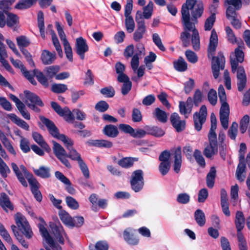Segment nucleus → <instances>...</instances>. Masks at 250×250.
<instances>
[{
	"mask_svg": "<svg viewBox=\"0 0 250 250\" xmlns=\"http://www.w3.org/2000/svg\"><path fill=\"white\" fill-rule=\"evenodd\" d=\"M41 120L46 126L52 136L61 140L64 143L66 148L69 151L68 153H67L66 159L69 158L73 161H77L78 163L83 160L81 154L73 147L74 142L71 139L64 134H60L59 129L51 120L43 117H41Z\"/></svg>",
	"mask_w": 250,
	"mask_h": 250,
	"instance_id": "f257e3e1",
	"label": "nucleus"
},
{
	"mask_svg": "<svg viewBox=\"0 0 250 250\" xmlns=\"http://www.w3.org/2000/svg\"><path fill=\"white\" fill-rule=\"evenodd\" d=\"M218 44V36L214 29L212 30L209 39V43L208 47V56L212 57L211 62V69L214 79H217L219 75L220 70L225 68V59L221 52L216 57L213 56L214 53Z\"/></svg>",
	"mask_w": 250,
	"mask_h": 250,
	"instance_id": "f03ea898",
	"label": "nucleus"
},
{
	"mask_svg": "<svg viewBox=\"0 0 250 250\" xmlns=\"http://www.w3.org/2000/svg\"><path fill=\"white\" fill-rule=\"evenodd\" d=\"M198 22L197 17H182V23L184 31H191V42L195 50L200 49V37L199 32L195 28V24Z\"/></svg>",
	"mask_w": 250,
	"mask_h": 250,
	"instance_id": "7ed1b4c3",
	"label": "nucleus"
},
{
	"mask_svg": "<svg viewBox=\"0 0 250 250\" xmlns=\"http://www.w3.org/2000/svg\"><path fill=\"white\" fill-rule=\"evenodd\" d=\"M218 96L221 106L220 109V120L222 127L227 129L229 126V106L227 102V96L225 89L222 85L219 86Z\"/></svg>",
	"mask_w": 250,
	"mask_h": 250,
	"instance_id": "20e7f679",
	"label": "nucleus"
},
{
	"mask_svg": "<svg viewBox=\"0 0 250 250\" xmlns=\"http://www.w3.org/2000/svg\"><path fill=\"white\" fill-rule=\"evenodd\" d=\"M204 10L202 1L197 2L196 0H186L182 5V16H202Z\"/></svg>",
	"mask_w": 250,
	"mask_h": 250,
	"instance_id": "39448f33",
	"label": "nucleus"
},
{
	"mask_svg": "<svg viewBox=\"0 0 250 250\" xmlns=\"http://www.w3.org/2000/svg\"><path fill=\"white\" fill-rule=\"evenodd\" d=\"M238 47L235 49L234 53L230 56L232 72L234 73L237 69L239 62L242 63L244 61V53L243 49L244 48V43L241 39L237 41Z\"/></svg>",
	"mask_w": 250,
	"mask_h": 250,
	"instance_id": "423d86ee",
	"label": "nucleus"
},
{
	"mask_svg": "<svg viewBox=\"0 0 250 250\" xmlns=\"http://www.w3.org/2000/svg\"><path fill=\"white\" fill-rule=\"evenodd\" d=\"M24 94L25 96L24 101L27 106L34 112L39 113L41 109L38 106L41 107L44 106V104L41 98L36 94L28 90H25Z\"/></svg>",
	"mask_w": 250,
	"mask_h": 250,
	"instance_id": "0eeeda50",
	"label": "nucleus"
},
{
	"mask_svg": "<svg viewBox=\"0 0 250 250\" xmlns=\"http://www.w3.org/2000/svg\"><path fill=\"white\" fill-rule=\"evenodd\" d=\"M15 222L19 229L28 239L32 237L33 232L25 217L22 214L17 213L15 216Z\"/></svg>",
	"mask_w": 250,
	"mask_h": 250,
	"instance_id": "6e6552de",
	"label": "nucleus"
},
{
	"mask_svg": "<svg viewBox=\"0 0 250 250\" xmlns=\"http://www.w3.org/2000/svg\"><path fill=\"white\" fill-rule=\"evenodd\" d=\"M144 173L141 169L136 170L132 173L130 185L132 189L136 192L140 191L144 185Z\"/></svg>",
	"mask_w": 250,
	"mask_h": 250,
	"instance_id": "1a4fd4ad",
	"label": "nucleus"
},
{
	"mask_svg": "<svg viewBox=\"0 0 250 250\" xmlns=\"http://www.w3.org/2000/svg\"><path fill=\"white\" fill-rule=\"evenodd\" d=\"M53 145V150L55 156L68 168H71V165L68 160L66 159L67 152L63 147L59 144L52 141Z\"/></svg>",
	"mask_w": 250,
	"mask_h": 250,
	"instance_id": "9d476101",
	"label": "nucleus"
},
{
	"mask_svg": "<svg viewBox=\"0 0 250 250\" xmlns=\"http://www.w3.org/2000/svg\"><path fill=\"white\" fill-rule=\"evenodd\" d=\"M51 105L55 112L60 116L62 117L64 120L68 123H73L75 117L73 111L71 112L69 109L65 107L62 108L56 102H52Z\"/></svg>",
	"mask_w": 250,
	"mask_h": 250,
	"instance_id": "9b49d317",
	"label": "nucleus"
},
{
	"mask_svg": "<svg viewBox=\"0 0 250 250\" xmlns=\"http://www.w3.org/2000/svg\"><path fill=\"white\" fill-rule=\"evenodd\" d=\"M150 17H136V21L137 28L133 34V39L136 42L140 41L146 32V28L145 25L144 18L148 19Z\"/></svg>",
	"mask_w": 250,
	"mask_h": 250,
	"instance_id": "f8f14e48",
	"label": "nucleus"
},
{
	"mask_svg": "<svg viewBox=\"0 0 250 250\" xmlns=\"http://www.w3.org/2000/svg\"><path fill=\"white\" fill-rule=\"evenodd\" d=\"M50 227L51 232L54 234L56 239L61 244L63 245L64 243V237H66V234L62 226L59 223H52L50 225Z\"/></svg>",
	"mask_w": 250,
	"mask_h": 250,
	"instance_id": "ddd939ff",
	"label": "nucleus"
},
{
	"mask_svg": "<svg viewBox=\"0 0 250 250\" xmlns=\"http://www.w3.org/2000/svg\"><path fill=\"white\" fill-rule=\"evenodd\" d=\"M209 144L205 148L203 154L208 158H210L218 152L217 139L208 138Z\"/></svg>",
	"mask_w": 250,
	"mask_h": 250,
	"instance_id": "4468645a",
	"label": "nucleus"
},
{
	"mask_svg": "<svg viewBox=\"0 0 250 250\" xmlns=\"http://www.w3.org/2000/svg\"><path fill=\"white\" fill-rule=\"evenodd\" d=\"M171 124L176 131L180 132L184 130L186 126V122L181 120L177 113H172L170 117Z\"/></svg>",
	"mask_w": 250,
	"mask_h": 250,
	"instance_id": "2eb2a0df",
	"label": "nucleus"
},
{
	"mask_svg": "<svg viewBox=\"0 0 250 250\" xmlns=\"http://www.w3.org/2000/svg\"><path fill=\"white\" fill-rule=\"evenodd\" d=\"M135 230L128 228L123 232V237L125 241L129 245H136L139 243V239L134 234Z\"/></svg>",
	"mask_w": 250,
	"mask_h": 250,
	"instance_id": "dca6fc26",
	"label": "nucleus"
},
{
	"mask_svg": "<svg viewBox=\"0 0 250 250\" xmlns=\"http://www.w3.org/2000/svg\"><path fill=\"white\" fill-rule=\"evenodd\" d=\"M88 46L86 40L82 37L76 39V52L80 56L82 60L84 58V54L88 51Z\"/></svg>",
	"mask_w": 250,
	"mask_h": 250,
	"instance_id": "f3484780",
	"label": "nucleus"
},
{
	"mask_svg": "<svg viewBox=\"0 0 250 250\" xmlns=\"http://www.w3.org/2000/svg\"><path fill=\"white\" fill-rule=\"evenodd\" d=\"M237 87L239 91H242L246 85L247 77L243 67L238 68L237 72Z\"/></svg>",
	"mask_w": 250,
	"mask_h": 250,
	"instance_id": "a211bd4d",
	"label": "nucleus"
},
{
	"mask_svg": "<svg viewBox=\"0 0 250 250\" xmlns=\"http://www.w3.org/2000/svg\"><path fill=\"white\" fill-rule=\"evenodd\" d=\"M179 107L180 113L184 115L186 118H187L192 111V99L191 97H188L186 102H180Z\"/></svg>",
	"mask_w": 250,
	"mask_h": 250,
	"instance_id": "6ab92c4d",
	"label": "nucleus"
},
{
	"mask_svg": "<svg viewBox=\"0 0 250 250\" xmlns=\"http://www.w3.org/2000/svg\"><path fill=\"white\" fill-rule=\"evenodd\" d=\"M172 155L174 158L173 170L176 173H178L180 171L182 163L181 147L176 148Z\"/></svg>",
	"mask_w": 250,
	"mask_h": 250,
	"instance_id": "aec40b11",
	"label": "nucleus"
},
{
	"mask_svg": "<svg viewBox=\"0 0 250 250\" xmlns=\"http://www.w3.org/2000/svg\"><path fill=\"white\" fill-rule=\"evenodd\" d=\"M55 175L58 179L61 181L64 184L67 186L66 187V189L69 193L72 195L75 193L76 190L74 188L71 186V183L70 181L64 174L62 172L57 171L55 172Z\"/></svg>",
	"mask_w": 250,
	"mask_h": 250,
	"instance_id": "412c9836",
	"label": "nucleus"
},
{
	"mask_svg": "<svg viewBox=\"0 0 250 250\" xmlns=\"http://www.w3.org/2000/svg\"><path fill=\"white\" fill-rule=\"evenodd\" d=\"M117 80L120 83H123V85L121 88V93L124 96L127 95L131 89L132 82L130 81L128 76H123L117 78Z\"/></svg>",
	"mask_w": 250,
	"mask_h": 250,
	"instance_id": "4be33fe9",
	"label": "nucleus"
},
{
	"mask_svg": "<svg viewBox=\"0 0 250 250\" xmlns=\"http://www.w3.org/2000/svg\"><path fill=\"white\" fill-rule=\"evenodd\" d=\"M0 205L2 208L8 211V210H13L14 206L9 200L8 195L5 193H1L0 195Z\"/></svg>",
	"mask_w": 250,
	"mask_h": 250,
	"instance_id": "5701e85b",
	"label": "nucleus"
},
{
	"mask_svg": "<svg viewBox=\"0 0 250 250\" xmlns=\"http://www.w3.org/2000/svg\"><path fill=\"white\" fill-rule=\"evenodd\" d=\"M246 166L244 160H239V163L237 166L236 171V177L240 182H243L246 178L244 173H246Z\"/></svg>",
	"mask_w": 250,
	"mask_h": 250,
	"instance_id": "b1692460",
	"label": "nucleus"
},
{
	"mask_svg": "<svg viewBox=\"0 0 250 250\" xmlns=\"http://www.w3.org/2000/svg\"><path fill=\"white\" fill-rule=\"evenodd\" d=\"M32 137L34 141L46 152H49L51 151L50 147L40 133L37 132H33L32 133Z\"/></svg>",
	"mask_w": 250,
	"mask_h": 250,
	"instance_id": "393cba45",
	"label": "nucleus"
},
{
	"mask_svg": "<svg viewBox=\"0 0 250 250\" xmlns=\"http://www.w3.org/2000/svg\"><path fill=\"white\" fill-rule=\"evenodd\" d=\"M89 146H94L99 147L110 148L112 146V143L105 140H89L87 142Z\"/></svg>",
	"mask_w": 250,
	"mask_h": 250,
	"instance_id": "a878e982",
	"label": "nucleus"
},
{
	"mask_svg": "<svg viewBox=\"0 0 250 250\" xmlns=\"http://www.w3.org/2000/svg\"><path fill=\"white\" fill-rule=\"evenodd\" d=\"M41 59L43 64H51L56 59L55 53H51L46 50H43L42 53Z\"/></svg>",
	"mask_w": 250,
	"mask_h": 250,
	"instance_id": "bb28decb",
	"label": "nucleus"
},
{
	"mask_svg": "<svg viewBox=\"0 0 250 250\" xmlns=\"http://www.w3.org/2000/svg\"><path fill=\"white\" fill-rule=\"evenodd\" d=\"M152 114L155 119L162 123H166L167 121L168 114L159 107L155 109Z\"/></svg>",
	"mask_w": 250,
	"mask_h": 250,
	"instance_id": "cd10ccee",
	"label": "nucleus"
},
{
	"mask_svg": "<svg viewBox=\"0 0 250 250\" xmlns=\"http://www.w3.org/2000/svg\"><path fill=\"white\" fill-rule=\"evenodd\" d=\"M103 132L105 135L112 138L116 137L119 133L117 127L112 125H105Z\"/></svg>",
	"mask_w": 250,
	"mask_h": 250,
	"instance_id": "c85d7f7f",
	"label": "nucleus"
},
{
	"mask_svg": "<svg viewBox=\"0 0 250 250\" xmlns=\"http://www.w3.org/2000/svg\"><path fill=\"white\" fill-rule=\"evenodd\" d=\"M10 119L17 125L21 128L25 129V130H29V126L27 123L24 120L19 118L16 115L14 114H11L9 115Z\"/></svg>",
	"mask_w": 250,
	"mask_h": 250,
	"instance_id": "c756f323",
	"label": "nucleus"
},
{
	"mask_svg": "<svg viewBox=\"0 0 250 250\" xmlns=\"http://www.w3.org/2000/svg\"><path fill=\"white\" fill-rule=\"evenodd\" d=\"M37 0H20L15 6V8L25 10L31 7L36 3Z\"/></svg>",
	"mask_w": 250,
	"mask_h": 250,
	"instance_id": "7c9ffc66",
	"label": "nucleus"
},
{
	"mask_svg": "<svg viewBox=\"0 0 250 250\" xmlns=\"http://www.w3.org/2000/svg\"><path fill=\"white\" fill-rule=\"evenodd\" d=\"M216 169L211 167L206 177V183L208 188H212L214 187L215 178L216 177Z\"/></svg>",
	"mask_w": 250,
	"mask_h": 250,
	"instance_id": "2f4dec72",
	"label": "nucleus"
},
{
	"mask_svg": "<svg viewBox=\"0 0 250 250\" xmlns=\"http://www.w3.org/2000/svg\"><path fill=\"white\" fill-rule=\"evenodd\" d=\"M33 171L37 176L43 179L50 177V169L47 167L41 166L38 169H34Z\"/></svg>",
	"mask_w": 250,
	"mask_h": 250,
	"instance_id": "473e14b6",
	"label": "nucleus"
},
{
	"mask_svg": "<svg viewBox=\"0 0 250 250\" xmlns=\"http://www.w3.org/2000/svg\"><path fill=\"white\" fill-rule=\"evenodd\" d=\"M175 69L179 72H184L187 70L188 64L185 60L180 57L178 59L173 63Z\"/></svg>",
	"mask_w": 250,
	"mask_h": 250,
	"instance_id": "72a5a7b5",
	"label": "nucleus"
},
{
	"mask_svg": "<svg viewBox=\"0 0 250 250\" xmlns=\"http://www.w3.org/2000/svg\"><path fill=\"white\" fill-rule=\"evenodd\" d=\"M245 218L242 211H237L235 216V226L237 230H241L244 227Z\"/></svg>",
	"mask_w": 250,
	"mask_h": 250,
	"instance_id": "f704fd0d",
	"label": "nucleus"
},
{
	"mask_svg": "<svg viewBox=\"0 0 250 250\" xmlns=\"http://www.w3.org/2000/svg\"><path fill=\"white\" fill-rule=\"evenodd\" d=\"M15 0H0V9L3 10L7 16H17L15 14L8 12L11 5L15 2Z\"/></svg>",
	"mask_w": 250,
	"mask_h": 250,
	"instance_id": "c9c22d12",
	"label": "nucleus"
},
{
	"mask_svg": "<svg viewBox=\"0 0 250 250\" xmlns=\"http://www.w3.org/2000/svg\"><path fill=\"white\" fill-rule=\"evenodd\" d=\"M194 218L197 224L203 227L206 223V216L204 212L200 209H197L194 212Z\"/></svg>",
	"mask_w": 250,
	"mask_h": 250,
	"instance_id": "e433bc0d",
	"label": "nucleus"
},
{
	"mask_svg": "<svg viewBox=\"0 0 250 250\" xmlns=\"http://www.w3.org/2000/svg\"><path fill=\"white\" fill-rule=\"evenodd\" d=\"M33 73L40 83L45 87H47L48 86V80L41 71L35 69L33 70Z\"/></svg>",
	"mask_w": 250,
	"mask_h": 250,
	"instance_id": "4c0bfd02",
	"label": "nucleus"
},
{
	"mask_svg": "<svg viewBox=\"0 0 250 250\" xmlns=\"http://www.w3.org/2000/svg\"><path fill=\"white\" fill-rule=\"evenodd\" d=\"M135 160L131 157H125L118 161V164L123 168H128L133 166Z\"/></svg>",
	"mask_w": 250,
	"mask_h": 250,
	"instance_id": "58836bf2",
	"label": "nucleus"
},
{
	"mask_svg": "<svg viewBox=\"0 0 250 250\" xmlns=\"http://www.w3.org/2000/svg\"><path fill=\"white\" fill-rule=\"evenodd\" d=\"M17 45L20 49L28 46L30 44L29 39L25 36H20L16 38Z\"/></svg>",
	"mask_w": 250,
	"mask_h": 250,
	"instance_id": "ea45409f",
	"label": "nucleus"
},
{
	"mask_svg": "<svg viewBox=\"0 0 250 250\" xmlns=\"http://www.w3.org/2000/svg\"><path fill=\"white\" fill-rule=\"evenodd\" d=\"M59 217L62 221L67 226L72 224V218L64 210H61L59 213Z\"/></svg>",
	"mask_w": 250,
	"mask_h": 250,
	"instance_id": "a19ab883",
	"label": "nucleus"
},
{
	"mask_svg": "<svg viewBox=\"0 0 250 250\" xmlns=\"http://www.w3.org/2000/svg\"><path fill=\"white\" fill-rule=\"evenodd\" d=\"M60 70V67L57 65H52L45 68V72L47 77L52 79L57 75Z\"/></svg>",
	"mask_w": 250,
	"mask_h": 250,
	"instance_id": "79ce46f5",
	"label": "nucleus"
},
{
	"mask_svg": "<svg viewBox=\"0 0 250 250\" xmlns=\"http://www.w3.org/2000/svg\"><path fill=\"white\" fill-rule=\"evenodd\" d=\"M238 124L233 122L228 130V136L232 140H235L238 133Z\"/></svg>",
	"mask_w": 250,
	"mask_h": 250,
	"instance_id": "37998d69",
	"label": "nucleus"
},
{
	"mask_svg": "<svg viewBox=\"0 0 250 250\" xmlns=\"http://www.w3.org/2000/svg\"><path fill=\"white\" fill-rule=\"evenodd\" d=\"M0 234L2 238L8 243L11 245V250H20L19 248L15 245L12 244V240L5 229L0 230Z\"/></svg>",
	"mask_w": 250,
	"mask_h": 250,
	"instance_id": "c03bdc74",
	"label": "nucleus"
},
{
	"mask_svg": "<svg viewBox=\"0 0 250 250\" xmlns=\"http://www.w3.org/2000/svg\"><path fill=\"white\" fill-rule=\"evenodd\" d=\"M193 156L196 162L200 167H205V160L200 150L199 149H195L193 153Z\"/></svg>",
	"mask_w": 250,
	"mask_h": 250,
	"instance_id": "a18cd8bd",
	"label": "nucleus"
},
{
	"mask_svg": "<svg viewBox=\"0 0 250 250\" xmlns=\"http://www.w3.org/2000/svg\"><path fill=\"white\" fill-rule=\"evenodd\" d=\"M194 127L196 130L199 131L201 130L203 124L205 122L206 120L200 118L198 114L194 113L193 115Z\"/></svg>",
	"mask_w": 250,
	"mask_h": 250,
	"instance_id": "49530a36",
	"label": "nucleus"
},
{
	"mask_svg": "<svg viewBox=\"0 0 250 250\" xmlns=\"http://www.w3.org/2000/svg\"><path fill=\"white\" fill-rule=\"evenodd\" d=\"M65 202L67 206L72 209L76 210L79 208V203L71 196H66Z\"/></svg>",
	"mask_w": 250,
	"mask_h": 250,
	"instance_id": "de8ad7c7",
	"label": "nucleus"
},
{
	"mask_svg": "<svg viewBox=\"0 0 250 250\" xmlns=\"http://www.w3.org/2000/svg\"><path fill=\"white\" fill-rule=\"evenodd\" d=\"M67 89V86L65 84L54 83L51 86V90L55 93H62Z\"/></svg>",
	"mask_w": 250,
	"mask_h": 250,
	"instance_id": "09e8293b",
	"label": "nucleus"
},
{
	"mask_svg": "<svg viewBox=\"0 0 250 250\" xmlns=\"http://www.w3.org/2000/svg\"><path fill=\"white\" fill-rule=\"evenodd\" d=\"M10 173V169L6 164L3 161L2 159H0V174L1 176L6 178L7 174Z\"/></svg>",
	"mask_w": 250,
	"mask_h": 250,
	"instance_id": "8fccbe9b",
	"label": "nucleus"
},
{
	"mask_svg": "<svg viewBox=\"0 0 250 250\" xmlns=\"http://www.w3.org/2000/svg\"><path fill=\"white\" fill-rule=\"evenodd\" d=\"M26 178L28 181L31 191L39 189L40 184L32 174H31Z\"/></svg>",
	"mask_w": 250,
	"mask_h": 250,
	"instance_id": "3c124183",
	"label": "nucleus"
},
{
	"mask_svg": "<svg viewBox=\"0 0 250 250\" xmlns=\"http://www.w3.org/2000/svg\"><path fill=\"white\" fill-rule=\"evenodd\" d=\"M20 148L24 153H28L30 151L29 146V142L28 139L24 138L22 136H20Z\"/></svg>",
	"mask_w": 250,
	"mask_h": 250,
	"instance_id": "603ef678",
	"label": "nucleus"
},
{
	"mask_svg": "<svg viewBox=\"0 0 250 250\" xmlns=\"http://www.w3.org/2000/svg\"><path fill=\"white\" fill-rule=\"evenodd\" d=\"M102 94L107 98H112L114 97L115 94L114 88L112 86H109L102 88L100 90Z\"/></svg>",
	"mask_w": 250,
	"mask_h": 250,
	"instance_id": "864d4df0",
	"label": "nucleus"
},
{
	"mask_svg": "<svg viewBox=\"0 0 250 250\" xmlns=\"http://www.w3.org/2000/svg\"><path fill=\"white\" fill-rule=\"evenodd\" d=\"M125 25L126 31L128 33H131L134 31L135 22L132 17H126Z\"/></svg>",
	"mask_w": 250,
	"mask_h": 250,
	"instance_id": "5fc2aeb1",
	"label": "nucleus"
},
{
	"mask_svg": "<svg viewBox=\"0 0 250 250\" xmlns=\"http://www.w3.org/2000/svg\"><path fill=\"white\" fill-rule=\"evenodd\" d=\"M250 122V117L248 115H245L241 119L240 123V130L242 133H244L247 129L248 124Z\"/></svg>",
	"mask_w": 250,
	"mask_h": 250,
	"instance_id": "6e6d98bb",
	"label": "nucleus"
},
{
	"mask_svg": "<svg viewBox=\"0 0 250 250\" xmlns=\"http://www.w3.org/2000/svg\"><path fill=\"white\" fill-rule=\"evenodd\" d=\"M52 39L53 45H54L56 50L58 52L59 56L62 57L63 54L62 49L60 44L59 40L54 33H53L52 35Z\"/></svg>",
	"mask_w": 250,
	"mask_h": 250,
	"instance_id": "4d7b16f0",
	"label": "nucleus"
},
{
	"mask_svg": "<svg viewBox=\"0 0 250 250\" xmlns=\"http://www.w3.org/2000/svg\"><path fill=\"white\" fill-rule=\"evenodd\" d=\"M185 55L188 61L192 63L197 62L198 58L197 55L193 51L188 50L185 52Z\"/></svg>",
	"mask_w": 250,
	"mask_h": 250,
	"instance_id": "13d9d810",
	"label": "nucleus"
},
{
	"mask_svg": "<svg viewBox=\"0 0 250 250\" xmlns=\"http://www.w3.org/2000/svg\"><path fill=\"white\" fill-rule=\"evenodd\" d=\"M176 200L181 204H187L190 201V196L187 193H181L177 195Z\"/></svg>",
	"mask_w": 250,
	"mask_h": 250,
	"instance_id": "bf43d9fd",
	"label": "nucleus"
},
{
	"mask_svg": "<svg viewBox=\"0 0 250 250\" xmlns=\"http://www.w3.org/2000/svg\"><path fill=\"white\" fill-rule=\"evenodd\" d=\"M208 98L209 103L212 105H215L217 101L216 91L213 89H211L208 93Z\"/></svg>",
	"mask_w": 250,
	"mask_h": 250,
	"instance_id": "052dcab7",
	"label": "nucleus"
},
{
	"mask_svg": "<svg viewBox=\"0 0 250 250\" xmlns=\"http://www.w3.org/2000/svg\"><path fill=\"white\" fill-rule=\"evenodd\" d=\"M190 34L187 31H184L181 34L180 39L182 42L183 45L185 47H188L190 44L189 41Z\"/></svg>",
	"mask_w": 250,
	"mask_h": 250,
	"instance_id": "680f3d73",
	"label": "nucleus"
},
{
	"mask_svg": "<svg viewBox=\"0 0 250 250\" xmlns=\"http://www.w3.org/2000/svg\"><path fill=\"white\" fill-rule=\"evenodd\" d=\"M109 108L108 104L104 101H101L95 105V108L96 110L104 112Z\"/></svg>",
	"mask_w": 250,
	"mask_h": 250,
	"instance_id": "e2e57ef3",
	"label": "nucleus"
},
{
	"mask_svg": "<svg viewBox=\"0 0 250 250\" xmlns=\"http://www.w3.org/2000/svg\"><path fill=\"white\" fill-rule=\"evenodd\" d=\"M170 167V162H161L159 166V170L163 175H165L168 172Z\"/></svg>",
	"mask_w": 250,
	"mask_h": 250,
	"instance_id": "0e129e2a",
	"label": "nucleus"
},
{
	"mask_svg": "<svg viewBox=\"0 0 250 250\" xmlns=\"http://www.w3.org/2000/svg\"><path fill=\"white\" fill-rule=\"evenodd\" d=\"M226 32L228 41L232 44L236 43V38L230 27L227 26L226 27Z\"/></svg>",
	"mask_w": 250,
	"mask_h": 250,
	"instance_id": "69168bd1",
	"label": "nucleus"
},
{
	"mask_svg": "<svg viewBox=\"0 0 250 250\" xmlns=\"http://www.w3.org/2000/svg\"><path fill=\"white\" fill-rule=\"evenodd\" d=\"M19 22L18 17H7L6 25L9 27L18 26Z\"/></svg>",
	"mask_w": 250,
	"mask_h": 250,
	"instance_id": "338daca9",
	"label": "nucleus"
},
{
	"mask_svg": "<svg viewBox=\"0 0 250 250\" xmlns=\"http://www.w3.org/2000/svg\"><path fill=\"white\" fill-rule=\"evenodd\" d=\"M108 244L105 241H99L95 245V250H108Z\"/></svg>",
	"mask_w": 250,
	"mask_h": 250,
	"instance_id": "774afa93",
	"label": "nucleus"
}]
</instances>
